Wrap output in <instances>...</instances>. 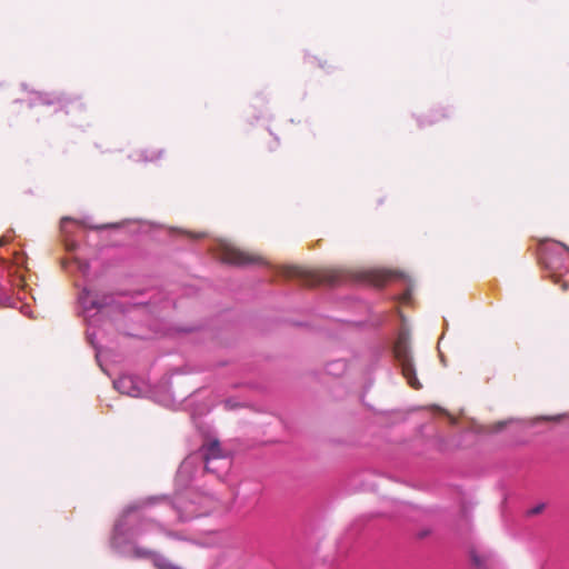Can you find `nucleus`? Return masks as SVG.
<instances>
[{
	"label": "nucleus",
	"instance_id": "1",
	"mask_svg": "<svg viewBox=\"0 0 569 569\" xmlns=\"http://www.w3.org/2000/svg\"><path fill=\"white\" fill-rule=\"evenodd\" d=\"M276 271L286 279H297L306 286H335L347 278L343 269L332 267L307 268L298 264H283L276 267Z\"/></svg>",
	"mask_w": 569,
	"mask_h": 569
},
{
	"label": "nucleus",
	"instance_id": "2",
	"mask_svg": "<svg viewBox=\"0 0 569 569\" xmlns=\"http://www.w3.org/2000/svg\"><path fill=\"white\" fill-rule=\"evenodd\" d=\"M214 256L221 262L236 267L268 264L267 260L259 253L241 249L227 241H220L217 244Z\"/></svg>",
	"mask_w": 569,
	"mask_h": 569
},
{
	"label": "nucleus",
	"instance_id": "3",
	"mask_svg": "<svg viewBox=\"0 0 569 569\" xmlns=\"http://www.w3.org/2000/svg\"><path fill=\"white\" fill-rule=\"evenodd\" d=\"M395 358L401 367L403 378L413 389H420L421 383L416 377V370L412 362L410 350V338L406 332H400L393 347Z\"/></svg>",
	"mask_w": 569,
	"mask_h": 569
},
{
	"label": "nucleus",
	"instance_id": "4",
	"mask_svg": "<svg viewBox=\"0 0 569 569\" xmlns=\"http://www.w3.org/2000/svg\"><path fill=\"white\" fill-rule=\"evenodd\" d=\"M400 274L392 270H369L363 273V280L376 287H382L386 282L399 277Z\"/></svg>",
	"mask_w": 569,
	"mask_h": 569
},
{
	"label": "nucleus",
	"instance_id": "5",
	"mask_svg": "<svg viewBox=\"0 0 569 569\" xmlns=\"http://www.w3.org/2000/svg\"><path fill=\"white\" fill-rule=\"evenodd\" d=\"M201 455L204 460V468L211 471L210 461L224 457L218 440H211L201 447Z\"/></svg>",
	"mask_w": 569,
	"mask_h": 569
},
{
	"label": "nucleus",
	"instance_id": "6",
	"mask_svg": "<svg viewBox=\"0 0 569 569\" xmlns=\"http://www.w3.org/2000/svg\"><path fill=\"white\" fill-rule=\"evenodd\" d=\"M113 385L114 388L123 395H128L130 397H138L139 395L138 387L136 386L133 379L129 376L120 377L114 381Z\"/></svg>",
	"mask_w": 569,
	"mask_h": 569
},
{
	"label": "nucleus",
	"instance_id": "7",
	"mask_svg": "<svg viewBox=\"0 0 569 569\" xmlns=\"http://www.w3.org/2000/svg\"><path fill=\"white\" fill-rule=\"evenodd\" d=\"M163 151L156 147H148L143 151V159L146 161L154 162L162 158Z\"/></svg>",
	"mask_w": 569,
	"mask_h": 569
},
{
	"label": "nucleus",
	"instance_id": "8",
	"mask_svg": "<svg viewBox=\"0 0 569 569\" xmlns=\"http://www.w3.org/2000/svg\"><path fill=\"white\" fill-rule=\"evenodd\" d=\"M562 418H565V415H557V416H542V417H538L536 418L537 421L539 420H545V421H559L561 420Z\"/></svg>",
	"mask_w": 569,
	"mask_h": 569
},
{
	"label": "nucleus",
	"instance_id": "9",
	"mask_svg": "<svg viewBox=\"0 0 569 569\" xmlns=\"http://www.w3.org/2000/svg\"><path fill=\"white\" fill-rule=\"evenodd\" d=\"M134 553H136V556L143 557V558H149L153 555V552L148 549H136Z\"/></svg>",
	"mask_w": 569,
	"mask_h": 569
},
{
	"label": "nucleus",
	"instance_id": "10",
	"mask_svg": "<svg viewBox=\"0 0 569 569\" xmlns=\"http://www.w3.org/2000/svg\"><path fill=\"white\" fill-rule=\"evenodd\" d=\"M156 566L159 569H181L180 567H177V566H174L172 563H169V562H166V561L157 562Z\"/></svg>",
	"mask_w": 569,
	"mask_h": 569
},
{
	"label": "nucleus",
	"instance_id": "11",
	"mask_svg": "<svg viewBox=\"0 0 569 569\" xmlns=\"http://www.w3.org/2000/svg\"><path fill=\"white\" fill-rule=\"evenodd\" d=\"M545 509V503H540L533 508H531L529 511H528V515L529 516H536L540 512H542V510Z\"/></svg>",
	"mask_w": 569,
	"mask_h": 569
},
{
	"label": "nucleus",
	"instance_id": "12",
	"mask_svg": "<svg viewBox=\"0 0 569 569\" xmlns=\"http://www.w3.org/2000/svg\"><path fill=\"white\" fill-rule=\"evenodd\" d=\"M507 426V422L506 421H499V422H496L491 426V431L492 432H499L501 431L505 427Z\"/></svg>",
	"mask_w": 569,
	"mask_h": 569
},
{
	"label": "nucleus",
	"instance_id": "13",
	"mask_svg": "<svg viewBox=\"0 0 569 569\" xmlns=\"http://www.w3.org/2000/svg\"><path fill=\"white\" fill-rule=\"evenodd\" d=\"M199 515V512L197 510H187V515L186 517L183 518L184 519H189V518H193V517H197Z\"/></svg>",
	"mask_w": 569,
	"mask_h": 569
},
{
	"label": "nucleus",
	"instance_id": "14",
	"mask_svg": "<svg viewBox=\"0 0 569 569\" xmlns=\"http://www.w3.org/2000/svg\"><path fill=\"white\" fill-rule=\"evenodd\" d=\"M472 560L476 566H478V567L481 566V560L478 556L473 555Z\"/></svg>",
	"mask_w": 569,
	"mask_h": 569
},
{
	"label": "nucleus",
	"instance_id": "15",
	"mask_svg": "<svg viewBox=\"0 0 569 569\" xmlns=\"http://www.w3.org/2000/svg\"><path fill=\"white\" fill-rule=\"evenodd\" d=\"M178 503H179L180 507H184V501L183 500H180Z\"/></svg>",
	"mask_w": 569,
	"mask_h": 569
}]
</instances>
